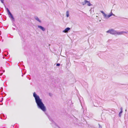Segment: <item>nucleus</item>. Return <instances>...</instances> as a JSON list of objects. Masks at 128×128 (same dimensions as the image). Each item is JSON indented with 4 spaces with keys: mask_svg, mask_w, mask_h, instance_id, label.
Segmentation results:
<instances>
[{
    "mask_svg": "<svg viewBox=\"0 0 128 128\" xmlns=\"http://www.w3.org/2000/svg\"><path fill=\"white\" fill-rule=\"evenodd\" d=\"M33 96L35 98L38 108L43 111L45 112L46 111V108L42 102V99L40 98L39 96L35 92L34 93Z\"/></svg>",
    "mask_w": 128,
    "mask_h": 128,
    "instance_id": "1",
    "label": "nucleus"
},
{
    "mask_svg": "<svg viewBox=\"0 0 128 128\" xmlns=\"http://www.w3.org/2000/svg\"><path fill=\"white\" fill-rule=\"evenodd\" d=\"M106 32L107 33H109L110 34L116 35H121L122 34H123L125 33L127 34L128 33L127 32H118V31L114 29L109 30L106 31Z\"/></svg>",
    "mask_w": 128,
    "mask_h": 128,
    "instance_id": "2",
    "label": "nucleus"
},
{
    "mask_svg": "<svg viewBox=\"0 0 128 128\" xmlns=\"http://www.w3.org/2000/svg\"><path fill=\"white\" fill-rule=\"evenodd\" d=\"M6 10L8 12V14L9 16V17L11 18V20H12L14 21V18L12 15L11 14L8 8H6Z\"/></svg>",
    "mask_w": 128,
    "mask_h": 128,
    "instance_id": "3",
    "label": "nucleus"
},
{
    "mask_svg": "<svg viewBox=\"0 0 128 128\" xmlns=\"http://www.w3.org/2000/svg\"><path fill=\"white\" fill-rule=\"evenodd\" d=\"M81 3L83 6L86 4L88 6H90L92 5V4L90 3V1H88L86 0H84V2H82Z\"/></svg>",
    "mask_w": 128,
    "mask_h": 128,
    "instance_id": "4",
    "label": "nucleus"
},
{
    "mask_svg": "<svg viewBox=\"0 0 128 128\" xmlns=\"http://www.w3.org/2000/svg\"><path fill=\"white\" fill-rule=\"evenodd\" d=\"M112 10L110 14H109L108 15H107L106 19H108V18H110L112 16H115V15L112 12Z\"/></svg>",
    "mask_w": 128,
    "mask_h": 128,
    "instance_id": "5",
    "label": "nucleus"
},
{
    "mask_svg": "<svg viewBox=\"0 0 128 128\" xmlns=\"http://www.w3.org/2000/svg\"><path fill=\"white\" fill-rule=\"evenodd\" d=\"M38 26V28L41 29L43 31H44L46 30L45 28L41 26Z\"/></svg>",
    "mask_w": 128,
    "mask_h": 128,
    "instance_id": "6",
    "label": "nucleus"
},
{
    "mask_svg": "<svg viewBox=\"0 0 128 128\" xmlns=\"http://www.w3.org/2000/svg\"><path fill=\"white\" fill-rule=\"evenodd\" d=\"M70 28H66L64 30H63L62 32H67L68 30H70Z\"/></svg>",
    "mask_w": 128,
    "mask_h": 128,
    "instance_id": "7",
    "label": "nucleus"
},
{
    "mask_svg": "<svg viewBox=\"0 0 128 128\" xmlns=\"http://www.w3.org/2000/svg\"><path fill=\"white\" fill-rule=\"evenodd\" d=\"M103 14V16L104 17V18L106 19L107 14H106L104 12L102 11H100Z\"/></svg>",
    "mask_w": 128,
    "mask_h": 128,
    "instance_id": "8",
    "label": "nucleus"
},
{
    "mask_svg": "<svg viewBox=\"0 0 128 128\" xmlns=\"http://www.w3.org/2000/svg\"><path fill=\"white\" fill-rule=\"evenodd\" d=\"M35 19L38 22L40 23H41V21L38 18L37 16L34 17Z\"/></svg>",
    "mask_w": 128,
    "mask_h": 128,
    "instance_id": "9",
    "label": "nucleus"
},
{
    "mask_svg": "<svg viewBox=\"0 0 128 128\" xmlns=\"http://www.w3.org/2000/svg\"><path fill=\"white\" fill-rule=\"evenodd\" d=\"M120 112L119 114V116L120 117L121 116V114L122 113V107H121L120 108Z\"/></svg>",
    "mask_w": 128,
    "mask_h": 128,
    "instance_id": "10",
    "label": "nucleus"
},
{
    "mask_svg": "<svg viewBox=\"0 0 128 128\" xmlns=\"http://www.w3.org/2000/svg\"><path fill=\"white\" fill-rule=\"evenodd\" d=\"M66 16L67 17L69 16V13L68 11H67L66 12Z\"/></svg>",
    "mask_w": 128,
    "mask_h": 128,
    "instance_id": "11",
    "label": "nucleus"
},
{
    "mask_svg": "<svg viewBox=\"0 0 128 128\" xmlns=\"http://www.w3.org/2000/svg\"><path fill=\"white\" fill-rule=\"evenodd\" d=\"M52 126H54V125L56 126V124L54 122H52Z\"/></svg>",
    "mask_w": 128,
    "mask_h": 128,
    "instance_id": "12",
    "label": "nucleus"
},
{
    "mask_svg": "<svg viewBox=\"0 0 128 128\" xmlns=\"http://www.w3.org/2000/svg\"><path fill=\"white\" fill-rule=\"evenodd\" d=\"M1 0V2L2 3V4H4V0Z\"/></svg>",
    "mask_w": 128,
    "mask_h": 128,
    "instance_id": "13",
    "label": "nucleus"
},
{
    "mask_svg": "<svg viewBox=\"0 0 128 128\" xmlns=\"http://www.w3.org/2000/svg\"><path fill=\"white\" fill-rule=\"evenodd\" d=\"M56 66H59L60 65V64H56Z\"/></svg>",
    "mask_w": 128,
    "mask_h": 128,
    "instance_id": "14",
    "label": "nucleus"
},
{
    "mask_svg": "<svg viewBox=\"0 0 128 128\" xmlns=\"http://www.w3.org/2000/svg\"><path fill=\"white\" fill-rule=\"evenodd\" d=\"M49 118V120H50L52 121V119H50L49 118Z\"/></svg>",
    "mask_w": 128,
    "mask_h": 128,
    "instance_id": "15",
    "label": "nucleus"
},
{
    "mask_svg": "<svg viewBox=\"0 0 128 128\" xmlns=\"http://www.w3.org/2000/svg\"><path fill=\"white\" fill-rule=\"evenodd\" d=\"M99 126H100V125L99 124ZM99 128H102V127H100V126Z\"/></svg>",
    "mask_w": 128,
    "mask_h": 128,
    "instance_id": "16",
    "label": "nucleus"
},
{
    "mask_svg": "<svg viewBox=\"0 0 128 128\" xmlns=\"http://www.w3.org/2000/svg\"><path fill=\"white\" fill-rule=\"evenodd\" d=\"M23 76V75L22 74V76Z\"/></svg>",
    "mask_w": 128,
    "mask_h": 128,
    "instance_id": "17",
    "label": "nucleus"
}]
</instances>
